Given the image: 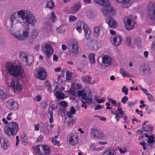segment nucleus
Returning a JSON list of instances; mask_svg holds the SVG:
<instances>
[{
	"mask_svg": "<svg viewBox=\"0 0 155 155\" xmlns=\"http://www.w3.org/2000/svg\"><path fill=\"white\" fill-rule=\"evenodd\" d=\"M13 24L22 22L23 25H34L36 20L32 12L28 10H21L11 15L10 18Z\"/></svg>",
	"mask_w": 155,
	"mask_h": 155,
	"instance_id": "f257e3e1",
	"label": "nucleus"
},
{
	"mask_svg": "<svg viewBox=\"0 0 155 155\" xmlns=\"http://www.w3.org/2000/svg\"><path fill=\"white\" fill-rule=\"evenodd\" d=\"M96 3L105 7L102 10V12L104 15L108 16L106 21L109 26L112 28H116L117 24L116 21L111 17L115 14V10L110 5L109 0H93Z\"/></svg>",
	"mask_w": 155,
	"mask_h": 155,
	"instance_id": "f03ea898",
	"label": "nucleus"
},
{
	"mask_svg": "<svg viewBox=\"0 0 155 155\" xmlns=\"http://www.w3.org/2000/svg\"><path fill=\"white\" fill-rule=\"evenodd\" d=\"M6 68L13 76L15 77H20L22 78V74L23 69L20 63H18V65H14L12 64L8 63L7 64Z\"/></svg>",
	"mask_w": 155,
	"mask_h": 155,
	"instance_id": "7ed1b4c3",
	"label": "nucleus"
},
{
	"mask_svg": "<svg viewBox=\"0 0 155 155\" xmlns=\"http://www.w3.org/2000/svg\"><path fill=\"white\" fill-rule=\"evenodd\" d=\"M19 129V125L16 122L12 121L9 123L5 128V133L8 137L15 135Z\"/></svg>",
	"mask_w": 155,
	"mask_h": 155,
	"instance_id": "20e7f679",
	"label": "nucleus"
},
{
	"mask_svg": "<svg viewBox=\"0 0 155 155\" xmlns=\"http://www.w3.org/2000/svg\"><path fill=\"white\" fill-rule=\"evenodd\" d=\"M82 28L85 32L84 39L86 40L89 39L90 38V31H89V28L88 26L83 21H78L76 24V30L79 33L81 32Z\"/></svg>",
	"mask_w": 155,
	"mask_h": 155,
	"instance_id": "39448f33",
	"label": "nucleus"
},
{
	"mask_svg": "<svg viewBox=\"0 0 155 155\" xmlns=\"http://www.w3.org/2000/svg\"><path fill=\"white\" fill-rule=\"evenodd\" d=\"M24 25L25 26V28L23 30L21 34L20 33H18V34L16 33L15 35V37L20 41L24 40L27 39L29 35V25Z\"/></svg>",
	"mask_w": 155,
	"mask_h": 155,
	"instance_id": "423d86ee",
	"label": "nucleus"
},
{
	"mask_svg": "<svg viewBox=\"0 0 155 155\" xmlns=\"http://www.w3.org/2000/svg\"><path fill=\"white\" fill-rule=\"evenodd\" d=\"M10 87L15 92H20L22 88L21 84H20L19 81L17 78H13L11 82Z\"/></svg>",
	"mask_w": 155,
	"mask_h": 155,
	"instance_id": "0eeeda50",
	"label": "nucleus"
},
{
	"mask_svg": "<svg viewBox=\"0 0 155 155\" xmlns=\"http://www.w3.org/2000/svg\"><path fill=\"white\" fill-rule=\"evenodd\" d=\"M90 134L94 137L97 139H101L104 136L103 132L100 129L97 127H94L90 130Z\"/></svg>",
	"mask_w": 155,
	"mask_h": 155,
	"instance_id": "6e6552de",
	"label": "nucleus"
},
{
	"mask_svg": "<svg viewBox=\"0 0 155 155\" xmlns=\"http://www.w3.org/2000/svg\"><path fill=\"white\" fill-rule=\"evenodd\" d=\"M148 11L147 14L150 19L155 21V3H150Z\"/></svg>",
	"mask_w": 155,
	"mask_h": 155,
	"instance_id": "1a4fd4ad",
	"label": "nucleus"
},
{
	"mask_svg": "<svg viewBox=\"0 0 155 155\" xmlns=\"http://www.w3.org/2000/svg\"><path fill=\"white\" fill-rule=\"evenodd\" d=\"M69 54H77L78 51L79 47L78 43L75 41H73L68 47Z\"/></svg>",
	"mask_w": 155,
	"mask_h": 155,
	"instance_id": "9d476101",
	"label": "nucleus"
},
{
	"mask_svg": "<svg viewBox=\"0 0 155 155\" xmlns=\"http://www.w3.org/2000/svg\"><path fill=\"white\" fill-rule=\"evenodd\" d=\"M7 107L10 110H16L18 108L19 105L18 102L13 99L7 101L6 103Z\"/></svg>",
	"mask_w": 155,
	"mask_h": 155,
	"instance_id": "9b49d317",
	"label": "nucleus"
},
{
	"mask_svg": "<svg viewBox=\"0 0 155 155\" xmlns=\"http://www.w3.org/2000/svg\"><path fill=\"white\" fill-rule=\"evenodd\" d=\"M68 137L69 138V143L72 145H75L78 142L79 140L78 137L76 134L70 133L68 134Z\"/></svg>",
	"mask_w": 155,
	"mask_h": 155,
	"instance_id": "f8f14e48",
	"label": "nucleus"
},
{
	"mask_svg": "<svg viewBox=\"0 0 155 155\" xmlns=\"http://www.w3.org/2000/svg\"><path fill=\"white\" fill-rule=\"evenodd\" d=\"M36 77L41 80H44L46 77V72L45 68H41L38 69L35 74Z\"/></svg>",
	"mask_w": 155,
	"mask_h": 155,
	"instance_id": "ddd939ff",
	"label": "nucleus"
},
{
	"mask_svg": "<svg viewBox=\"0 0 155 155\" xmlns=\"http://www.w3.org/2000/svg\"><path fill=\"white\" fill-rule=\"evenodd\" d=\"M103 27L102 25H98L94 28V37L98 38L100 37L103 31Z\"/></svg>",
	"mask_w": 155,
	"mask_h": 155,
	"instance_id": "4468645a",
	"label": "nucleus"
},
{
	"mask_svg": "<svg viewBox=\"0 0 155 155\" xmlns=\"http://www.w3.org/2000/svg\"><path fill=\"white\" fill-rule=\"evenodd\" d=\"M124 21V24L127 30H130L134 28V25L136 24L135 22L133 21L132 23V20L129 18H127L126 21H125V20Z\"/></svg>",
	"mask_w": 155,
	"mask_h": 155,
	"instance_id": "2eb2a0df",
	"label": "nucleus"
},
{
	"mask_svg": "<svg viewBox=\"0 0 155 155\" xmlns=\"http://www.w3.org/2000/svg\"><path fill=\"white\" fill-rule=\"evenodd\" d=\"M112 43L113 45L116 47H118L120 45L122 42V38L120 35H117L114 37L113 39Z\"/></svg>",
	"mask_w": 155,
	"mask_h": 155,
	"instance_id": "dca6fc26",
	"label": "nucleus"
},
{
	"mask_svg": "<svg viewBox=\"0 0 155 155\" xmlns=\"http://www.w3.org/2000/svg\"><path fill=\"white\" fill-rule=\"evenodd\" d=\"M44 47L45 49L44 50L47 56L49 57L53 53L52 47L50 45L47 43L45 44Z\"/></svg>",
	"mask_w": 155,
	"mask_h": 155,
	"instance_id": "f3484780",
	"label": "nucleus"
},
{
	"mask_svg": "<svg viewBox=\"0 0 155 155\" xmlns=\"http://www.w3.org/2000/svg\"><path fill=\"white\" fill-rule=\"evenodd\" d=\"M112 60V58L107 55H105L102 58V62L105 64L107 66L111 64Z\"/></svg>",
	"mask_w": 155,
	"mask_h": 155,
	"instance_id": "a211bd4d",
	"label": "nucleus"
},
{
	"mask_svg": "<svg viewBox=\"0 0 155 155\" xmlns=\"http://www.w3.org/2000/svg\"><path fill=\"white\" fill-rule=\"evenodd\" d=\"M118 2L121 3L122 6L124 8H127L130 5V0H116Z\"/></svg>",
	"mask_w": 155,
	"mask_h": 155,
	"instance_id": "6ab92c4d",
	"label": "nucleus"
},
{
	"mask_svg": "<svg viewBox=\"0 0 155 155\" xmlns=\"http://www.w3.org/2000/svg\"><path fill=\"white\" fill-rule=\"evenodd\" d=\"M153 127L152 125H147L144 129V131L145 132V137L146 135H148L152 134Z\"/></svg>",
	"mask_w": 155,
	"mask_h": 155,
	"instance_id": "aec40b11",
	"label": "nucleus"
},
{
	"mask_svg": "<svg viewBox=\"0 0 155 155\" xmlns=\"http://www.w3.org/2000/svg\"><path fill=\"white\" fill-rule=\"evenodd\" d=\"M26 60H25L24 62H25V64L27 65L31 66L33 62V57L32 55L29 54Z\"/></svg>",
	"mask_w": 155,
	"mask_h": 155,
	"instance_id": "412c9836",
	"label": "nucleus"
},
{
	"mask_svg": "<svg viewBox=\"0 0 155 155\" xmlns=\"http://www.w3.org/2000/svg\"><path fill=\"white\" fill-rule=\"evenodd\" d=\"M29 54L26 52L21 51L19 54V57L24 62L25 60H26L27 56Z\"/></svg>",
	"mask_w": 155,
	"mask_h": 155,
	"instance_id": "4be33fe9",
	"label": "nucleus"
},
{
	"mask_svg": "<svg viewBox=\"0 0 155 155\" xmlns=\"http://www.w3.org/2000/svg\"><path fill=\"white\" fill-rule=\"evenodd\" d=\"M100 43L97 41L95 40L93 42L91 45V48L93 50H96L98 49Z\"/></svg>",
	"mask_w": 155,
	"mask_h": 155,
	"instance_id": "5701e85b",
	"label": "nucleus"
},
{
	"mask_svg": "<svg viewBox=\"0 0 155 155\" xmlns=\"http://www.w3.org/2000/svg\"><path fill=\"white\" fill-rule=\"evenodd\" d=\"M0 143L2 148L4 150L7 149L9 147V142L5 139L3 140L2 142L0 140Z\"/></svg>",
	"mask_w": 155,
	"mask_h": 155,
	"instance_id": "b1692460",
	"label": "nucleus"
},
{
	"mask_svg": "<svg viewBox=\"0 0 155 155\" xmlns=\"http://www.w3.org/2000/svg\"><path fill=\"white\" fill-rule=\"evenodd\" d=\"M21 141L23 144L27 145L28 144V138L25 134H22L21 136Z\"/></svg>",
	"mask_w": 155,
	"mask_h": 155,
	"instance_id": "393cba45",
	"label": "nucleus"
},
{
	"mask_svg": "<svg viewBox=\"0 0 155 155\" xmlns=\"http://www.w3.org/2000/svg\"><path fill=\"white\" fill-rule=\"evenodd\" d=\"M55 95L57 98L63 100L64 98L65 94L64 93H61L58 91L56 92Z\"/></svg>",
	"mask_w": 155,
	"mask_h": 155,
	"instance_id": "a878e982",
	"label": "nucleus"
},
{
	"mask_svg": "<svg viewBox=\"0 0 155 155\" xmlns=\"http://www.w3.org/2000/svg\"><path fill=\"white\" fill-rule=\"evenodd\" d=\"M38 35L37 32L36 34H34L33 33H32L31 35L30 36L29 38V41L30 43H32L35 41Z\"/></svg>",
	"mask_w": 155,
	"mask_h": 155,
	"instance_id": "bb28decb",
	"label": "nucleus"
},
{
	"mask_svg": "<svg viewBox=\"0 0 155 155\" xmlns=\"http://www.w3.org/2000/svg\"><path fill=\"white\" fill-rule=\"evenodd\" d=\"M42 147H43V149L44 151L45 155H47L50 154L51 151L50 148L48 146L45 145Z\"/></svg>",
	"mask_w": 155,
	"mask_h": 155,
	"instance_id": "cd10ccee",
	"label": "nucleus"
},
{
	"mask_svg": "<svg viewBox=\"0 0 155 155\" xmlns=\"http://www.w3.org/2000/svg\"><path fill=\"white\" fill-rule=\"evenodd\" d=\"M91 77L90 76H85L81 78V80L83 82L89 83L91 81Z\"/></svg>",
	"mask_w": 155,
	"mask_h": 155,
	"instance_id": "c85d7f7f",
	"label": "nucleus"
},
{
	"mask_svg": "<svg viewBox=\"0 0 155 155\" xmlns=\"http://www.w3.org/2000/svg\"><path fill=\"white\" fill-rule=\"evenodd\" d=\"M114 150L112 148H109L104 153V155H114Z\"/></svg>",
	"mask_w": 155,
	"mask_h": 155,
	"instance_id": "c756f323",
	"label": "nucleus"
},
{
	"mask_svg": "<svg viewBox=\"0 0 155 155\" xmlns=\"http://www.w3.org/2000/svg\"><path fill=\"white\" fill-rule=\"evenodd\" d=\"M143 71L144 73L146 74H148L151 73L150 68L147 65L144 66V68L143 69Z\"/></svg>",
	"mask_w": 155,
	"mask_h": 155,
	"instance_id": "7c9ffc66",
	"label": "nucleus"
},
{
	"mask_svg": "<svg viewBox=\"0 0 155 155\" xmlns=\"http://www.w3.org/2000/svg\"><path fill=\"white\" fill-rule=\"evenodd\" d=\"M145 137H147L148 139V142L149 143H154L155 141L154 140V137L153 135H146Z\"/></svg>",
	"mask_w": 155,
	"mask_h": 155,
	"instance_id": "2f4dec72",
	"label": "nucleus"
},
{
	"mask_svg": "<svg viewBox=\"0 0 155 155\" xmlns=\"http://www.w3.org/2000/svg\"><path fill=\"white\" fill-rule=\"evenodd\" d=\"M54 6V3L53 1L51 0L48 2L45 6L46 8L48 7L50 9H52Z\"/></svg>",
	"mask_w": 155,
	"mask_h": 155,
	"instance_id": "473e14b6",
	"label": "nucleus"
},
{
	"mask_svg": "<svg viewBox=\"0 0 155 155\" xmlns=\"http://www.w3.org/2000/svg\"><path fill=\"white\" fill-rule=\"evenodd\" d=\"M0 98L2 101L8 97V96L6 94H5L4 91L2 89L0 90Z\"/></svg>",
	"mask_w": 155,
	"mask_h": 155,
	"instance_id": "72a5a7b5",
	"label": "nucleus"
},
{
	"mask_svg": "<svg viewBox=\"0 0 155 155\" xmlns=\"http://www.w3.org/2000/svg\"><path fill=\"white\" fill-rule=\"evenodd\" d=\"M81 7V5L79 3H76L73 5V9L75 12L77 11Z\"/></svg>",
	"mask_w": 155,
	"mask_h": 155,
	"instance_id": "f704fd0d",
	"label": "nucleus"
},
{
	"mask_svg": "<svg viewBox=\"0 0 155 155\" xmlns=\"http://www.w3.org/2000/svg\"><path fill=\"white\" fill-rule=\"evenodd\" d=\"M64 26L63 25H61L58 28H57L56 29L57 32L60 34L64 33L65 32V30L62 28Z\"/></svg>",
	"mask_w": 155,
	"mask_h": 155,
	"instance_id": "c9c22d12",
	"label": "nucleus"
},
{
	"mask_svg": "<svg viewBox=\"0 0 155 155\" xmlns=\"http://www.w3.org/2000/svg\"><path fill=\"white\" fill-rule=\"evenodd\" d=\"M52 141V143L54 145H57L58 146H60V142L59 141H57L54 137H52L50 138Z\"/></svg>",
	"mask_w": 155,
	"mask_h": 155,
	"instance_id": "e433bc0d",
	"label": "nucleus"
},
{
	"mask_svg": "<svg viewBox=\"0 0 155 155\" xmlns=\"http://www.w3.org/2000/svg\"><path fill=\"white\" fill-rule=\"evenodd\" d=\"M89 58L91 63H93L95 62V55L94 54H90Z\"/></svg>",
	"mask_w": 155,
	"mask_h": 155,
	"instance_id": "4c0bfd02",
	"label": "nucleus"
},
{
	"mask_svg": "<svg viewBox=\"0 0 155 155\" xmlns=\"http://www.w3.org/2000/svg\"><path fill=\"white\" fill-rule=\"evenodd\" d=\"M71 72L69 71H67L66 73V79L67 80H70L71 79Z\"/></svg>",
	"mask_w": 155,
	"mask_h": 155,
	"instance_id": "58836bf2",
	"label": "nucleus"
},
{
	"mask_svg": "<svg viewBox=\"0 0 155 155\" xmlns=\"http://www.w3.org/2000/svg\"><path fill=\"white\" fill-rule=\"evenodd\" d=\"M77 18L74 16L73 15H70L69 17V21L70 22H73L76 21Z\"/></svg>",
	"mask_w": 155,
	"mask_h": 155,
	"instance_id": "ea45409f",
	"label": "nucleus"
},
{
	"mask_svg": "<svg viewBox=\"0 0 155 155\" xmlns=\"http://www.w3.org/2000/svg\"><path fill=\"white\" fill-rule=\"evenodd\" d=\"M128 89L125 86H124L122 89V91L124 93L125 95H127L128 94Z\"/></svg>",
	"mask_w": 155,
	"mask_h": 155,
	"instance_id": "a19ab883",
	"label": "nucleus"
},
{
	"mask_svg": "<svg viewBox=\"0 0 155 155\" xmlns=\"http://www.w3.org/2000/svg\"><path fill=\"white\" fill-rule=\"evenodd\" d=\"M41 105L42 108L45 109L48 106L47 102L45 101H43L41 103Z\"/></svg>",
	"mask_w": 155,
	"mask_h": 155,
	"instance_id": "79ce46f5",
	"label": "nucleus"
},
{
	"mask_svg": "<svg viewBox=\"0 0 155 155\" xmlns=\"http://www.w3.org/2000/svg\"><path fill=\"white\" fill-rule=\"evenodd\" d=\"M120 73L123 77H127L128 76V73L127 72L123 69L120 70Z\"/></svg>",
	"mask_w": 155,
	"mask_h": 155,
	"instance_id": "37998d69",
	"label": "nucleus"
},
{
	"mask_svg": "<svg viewBox=\"0 0 155 155\" xmlns=\"http://www.w3.org/2000/svg\"><path fill=\"white\" fill-rule=\"evenodd\" d=\"M56 18L57 17L55 15V14L54 12H52L51 13L50 19L52 21V22H54Z\"/></svg>",
	"mask_w": 155,
	"mask_h": 155,
	"instance_id": "c03bdc74",
	"label": "nucleus"
},
{
	"mask_svg": "<svg viewBox=\"0 0 155 155\" xmlns=\"http://www.w3.org/2000/svg\"><path fill=\"white\" fill-rule=\"evenodd\" d=\"M147 96L149 100L151 102H153L154 101V99L153 96L150 94V93H148L147 94Z\"/></svg>",
	"mask_w": 155,
	"mask_h": 155,
	"instance_id": "a18cd8bd",
	"label": "nucleus"
},
{
	"mask_svg": "<svg viewBox=\"0 0 155 155\" xmlns=\"http://www.w3.org/2000/svg\"><path fill=\"white\" fill-rule=\"evenodd\" d=\"M60 104L61 106H62L64 107H66L68 105V104L66 102L64 101H61L60 102Z\"/></svg>",
	"mask_w": 155,
	"mask_h": 155,
	"instance_id": "49530a36",
	"label": "nucleus"
},
{
	"mask_svg": "<svg viewBox=\"0 0 155 155\" xmlns=\"http://www.w3.org/2000/svg\"><path fill=\"white\" fill-rule=\"evenodd\" d=\"M128 99V98L127 96H124L121 99V102L124 104H125Z\"/></svg>",
	"mask_w": 155,
	"mask_h": 155,
	"instance_id": "de8ad7c7",
	"label": "nucleus"
},
{
	"mask_svg": "<svg viewBox=\"0 0 155 155\" xmlns=\"http://www.w3.org/2000/svg\"><path fill=\"white\" fill-rule=\"evenodd\" d=\"M126 41L129 46H130L131 43V39L130 37H127L126 39Z\"/></svg>",
	"mask_w": 155,
	"mask_h": 155,
	"instance_id": "09e8293b",
	"label": "nucleus"
},
{
	"mask_svg": "<svg viewBox=\"0 0 155 155\" xmlns=\"http://www.w3.org/2000/svg\"><path fill=\"white\" fill-rule=\"evenodd\" d=\"M84 100H86V103L89 104H90L92 102V99L89 97H87Z\"/></svg>",
	"mask_w": 155,
	"mask_h": 155,
	"instance_id": "8fccbe9b",
	"label": "nucleus"
},
{
	"mask_svg": "<svg viewBox=\"0 0 155 155\" xmlns=\"http://www.w3.org/2000/svg\"><path fill=\"white\" fill-rule=\"evenodd\" d=\"M127 104L128 105V107L130 108H131L135 104V103L133 101H128Z\"/></svg>",
	"mask_w": 155,
	"mask_h": 155,
	"instance_id": "3c124183",
	"label": "nucleus"
},
{
	"mask_svg": "<svg viewBox=\"0 0 155 155\" xmlns=\"http://www.w3.org/2000/svg\"><path fill=\"white\" fill-rule=\"evenodd\" d=\"M117 111L119 114L120 115L124 114V112L122 110V108L121 107H117Z\"/></svg>",
	"mask_w": 155,
	"mask_h": 155,
	"instance_id": "603ef678",
	"label": "nucleus"
},
{
	"mask_svg": "<svg viewBox=\"0 0 155 155\" xmlns=\"http://www.w3.org/2000/svg\"><path fill=\"white\" fill-rule=\"evenodd\" d=\"M40 146L38 145L34 147V149H35V153H36V154L38 153L40 151Z\"/></svg>",
	"mask_w": 155,
	"mask_h": 155,
	"instance_id": "864d4df0",
	"label": "nucleus"
},
{
	"mask_svg": "<svg viewBox=\"0 0 155 155\" xmlns=\"http://www.w3.org/2000/svg\"><path fill=\"white\" fill-rule=\"evenodd\" d=\"M135 112L138 114H140L141 117H142L143 116V111L141 110H139L137 109H135Z\"/></svg>",
	"mask_w": 155,
	"mask_h": 155,
	"instance_id": "5fc2aeb1",
	"label": "nucleus"
},
{
	"mask_svg": "<svg viewBox=\"0 0 155 155\" xmlns=\"http://www.w3.org/2000/svg\"><path fill=\"white\" fill-rule=\"evenodd\" d=\"M113 105H115L116 104V102L113 99L111 98H109L107 99Z\"/></svg>",
	"mask_w": 155,
	"mask_h": 155,
	"instance_id": "6e6d98bb",
	"label": "nucleus"
},
{
	"mask_svg": "<svg viewBox=\"0 0 155 155\" xmlns=\"http://www.w3.org/2000/svg\"><path fill=\"white\" fill-rule=\"evenodd\" d=\"M35 99L37 101H40L42 100V98L40 95H37L35 97Z\"/></svg>",
	"mask_w": 155,
	"mask_h": 155,
	"instance_id": "4d7b16f0",
	"label": "nucleus"
},
{
	"mask_svg": "<svg viewBox=\"0 0 155 155\" xmlns=\"http://www.w3.org/2000/svg\"><path fill=\"white\" fill-rule=\"evenodd\" d=\"M43 138V135H40L38 138L36 140L37 142H41L42 141Z\"/></svg>",
	"mask_w": 155,
	"mask_h": 155,
	"instance_id": "13d9d810",
	"label": "nucleus"
},
{
	"mask_svg": "<svg viewBox=\"0 0 155 155\" xmlns=\"http://www.w3.org/2000/svg\"><path fill=\"white\" fill-rule=\"evenodd\" d=\"M45 26L46 27V28H48V30L51 29V25L49 23L45 24Z\"/></svg>",
	"mask_w": 155,
	"mask_h": 155,
	"instance_id": "bf43d9fd",
	"label": "nucleus"
},
{
	"mask_svg": "<svg viewBox=\"0 0 155 155\" xmlns=\"http://www.w3.org/2000/svg\"><path fill=\"white\" fill-rule=\"evenodd\" d=\"M103 108V106L101 105H97L95 107L94 109L95 110H97L100 109H102Z\"/></svg>",
	"mask_w": 155,
	"mask_h": 155,
	"instance_id": "052dcab7",
	"label": "nucleus"
},
{
	"mask_svg": "<svg viewBox=\"0 0 155 155\" xmlns=\"http://www.w3.org/2000/svg\"><path fill=\"white\" fill-rule=\"evenodd\" d=\"M140 144L143 146V150H145L146 149V144L144 142H141L140 143Z\"/></svg>",
	"mask_w": 155,
	"mask_h": 155,
	"instance_id": "680f3d73",
	"label": "nucleus"
},
{
	"mask_svg": "<svg viewBox=\"0 0 155 155\" xmlns=\"http://www.w3.org/2000/svg\"><path fill=\"white\" fill-rule=\"evenodd\" d=\"M70 112L72 113L73 114H75L76 111L74 107L72 106L71 107Z\"/></svg>",
	"mask_w": 155,
	"mask_h": 155,
	"instance_id": "e2e57ef3",
	"label": "nucleus"
},
{
	"mask_svg": "<svg viewBox=\"0 0 155 155\" xmlns=\"http://www.w3.org/2000/svg\"><path fill=\"white\" fill-rule=\"evenodd\" d=\"M84 91L83 90L78 91L77 92L78 96L79 97H81Z\"/></svg>",
	"mask_w": 155,
	"mask_h": 155,
	"instance_id": "0e129e2a",
	"label": "nucleus"
},
{
	"mask_svg": "<svg viewBox=\"0 0 155 155\" xmlns=\"http://www.w3.org/2000/svg\"><path fill=\"white\" fill-rule=\"evenodd\" d=\"M81 99L83 100H85L87 97V95L85 93V91H84L83 94L81 96Z\"/></svg>",
	"mask_w": 155,
	"mask_h": 155,
	"instance_id": "69168bd1",
	"label": "nucleus"
},
{
	"mask_svg": "<svg viewBox=\"0 0 155 155\" xmlns=\"http://www.w3.org/2000/svg\"><path fill=\"white\" fill-rule=\"evenodd\" d=\"M72 114H73L72 113L69 111H68L67 113V116L70 118H72L73 117V115Z\"/></svg>",
	"mask_w": 155,
	"mask_h": 155,
	"instance_id": "338daca9",
	"label": "nucleus"
},
{
	"mask_svg": "<svg viewBox=\"0 0 155 155\" xmlns=\"http://www.w3.org/2000/svg\"><path fill=\"white\" fill-rule=\"evenodd\" d=\"M152 48L153 51H155V41H153L152 43Z\"/></svg>",
	"mask_w": 155,
	"mask_h": 155,
	"instance_id": "774afa93",
	"label": "nucleus"
}]
</instances>
